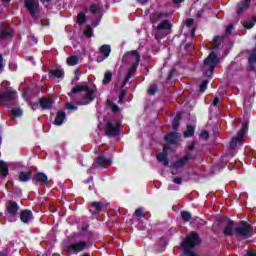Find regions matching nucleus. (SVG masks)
Wrapping results in <instances>:
<instances>
[{"instance_id": "nucleus-1", "label": "nucleus", "mask_w": 256, "mask_h": 256, "mask_svg": "<svg viewBox=\"0 0 256 256\" xmlns=\"http://www.w3.org/2000/svg\"><path fill=\"white\" fill-rule=\"evenodd\" d=\"M220 62L221 60L219 59V56H217V52H210L203 62L202 71L204 77H212L213 73H215V67H217Z\"/></svg>"}, {"instance_id": "nucleus-2", "label": "nucleus", "mask_w": 256, "mask_h": 256, "mask_svg": "<svg viewBox=\"0 0 256 256\" xmlns=\"http://www.w3.org/2000/svg\"><path fill=\"white\" fill-rule=\"evenodd\" d=\"M83 91L86 93L84 96V101L79 102L78 105H89V103H93V101H95V90L91 89V87L88 85H77L76 87L72 88L68 95L71 97V95L83 93Z\"/></svg>"}, {"instance_id": "nucleus-3", "label": "nucleus", "mask_w": 256, "mask_h": 256, "mask_svg": "<svg viewBox=\"0 0 256 256\" xmlns=\"http://www.w3.org/2000/svg\"><path fill=\"white\" fill-rule=\"evenodd\" d=\"M197 245H201V238L197 232H191L188 237L184 239L183 247H184V255L185 256H197L193 252V248L197 247Z\"/></svg>"}, {"instance_id": "nucleus-4", "label": "nucleus", "mask_w": 256, "mask_h": 256, "mask_svg": "<svg viewBox=\"0 0 256 256\" xmlns=\"http://www.w3.org/2000/svg\"><path fill=\"white\" fill-rule=\"evenodd\" d=\"M236 237H245V239H251L255 235V229L247 221H240V225L234 229Z\"/></svg>"}, {"instance_id": "nucleus-5", "label": "nucleus", "mask_w": 256, "mask_h": 256, "mask_svg": "<svg viewBox=\"0 0 256 256\" xmlns=\"http://www.w3.org/2000/svg\"><path fill=\"white\" fill-rule=\"evenodd\" d=\"M17 101V91L11 88H6L4 91H0V103L4 107H11L15 105Z\"/></svg>"}, {"instance_id": "nucleus-6", "label": "nucleus", "mask_w": 256, "mask_h": 256, "mask_svg": "<svg viewBox=\"0 0 256 256\" xmlns=\"http://www.w3.org/2000/svg\"><path fill=\"white\" fill-rule=\"evenodd\" d=\"M90 246L89 242L80 240L78 242L70 243L66 246V251L68 253H73L77 255L78 253H83Z\"/></svg>"}, {"instance_id": "nucleus-7", "label": "nucleus", "mask_w": 256, "mask_h": 256, "mask_svg": "<svg viewBox=\"0 0 256 256\" xmlns=\"http://www.w3.org/2000/svg\"><path fill=\"white\" fill-rule=\"evenodd\" d=\"M127 55H130L135 59V63L131 65V67L128 69V72H127V75L132 77L135 75V71H137L139 64L141 63V54L137 50H132L127 52Z\"/></svg>"}, {"instance_id": "nucleus-8", "label": "nucleus", "mask_w": 256, "mask_h": 256, "mask_svg": "<svg viewBox=\"0 0 256 256\" xmlns=\"http://www.w3.org/2000/svg\"><path fill=\"white\" fill-rule=\"evenodd\" d=\"M105 133L107 137H118L119 133H121V123L116 122L115 125H113V122H111V120H108L106 122Z\"/></svg>"}, {"instance_id": "nucleus-9", "label": "nucleus", "mask_w": 256, "mask_h": 256, "mask_svg": "<svg viewBox=\"0 0 256 256\" xmlns=\"http://www.w3.org/2000/svg\"><path fill=\"white\" fill-rule=\"evenodd\" d=\"M33 185H39L40 187H48L49 186V177L47 174L43 172H37L32 177Z\"/></svg>"}, {"instance_id": "nucleus-10", "label": "nucleus", "mask_w": 256, "mask_h": 256, "mask_svg": "<svg viewBox=\"0 0 256 256\" xmlns=\"http://www.w3.org/2000/svg\"><path fill=\"white\" fill-rule=\"evenodd\" d=\"M21 208L19 207V204L13 200H9L6 204V212L10 217H13L12 221H17V215H19V210Z\"/></svg>"}, {"instance_id": "nucleus-11", "label": "nucleus", "mask_w": 256, "mask_h": 256, "mask_svg": "<svg viewBox=\"0 0 256 256\" xmlns=\"http://www.w3.org/2000/svg\"><path fill=\"white\" fill-rule=\"evenodd\" d=\"M191 159H195V156L193 154H186L182 158H179L175 162H173L172 168L183 169L185 165H189V161H191Z\"/></svg>"}, {"instance_id": "nucleus-12", "label": "nucleus", "mask_w": 256, "mask_h": 256, "mask_svg": "<svg viewBox=\"0 0 256 256\" xmlns=\"http://www.w3.org/2000/svg\"><path fill=\"white\" fill-rule=\"evenodd\" d=\"M25 9L30 13L31 17H37V12L39 11V3L33 2L31 0H25Z\"/></svg>"}, {"instance_id": "nucleus-13", "label": "nucleus", "mask_w": 256, "mask_h": 256, "mask_svg": "<svg viewBox=\"0 0 256 256\" xmlns=\"http://www.w3.org/2000/svg\"><path fill=\"white\" fill-rule=\"evenodd\" d=\"M99 53L100 55H103V58L98 57L96 59L97 63H101L102 61H105L111 55V45L109 44H104L99 48Z\"/></svg>"}, {"instance_id": "nucleus-14", "label": "nucleus", "mask_w": 256, "mask_h": 256, "mask_svg": "<svg viewBox=\"0 0 256 256\" xmlns=\"http://www.w3.org/2000/svg\"><path fill=\"white\" fill-rule=\"evenodd\" d=\"M33 219V212L29 209H24L20 211V221L24 223V225H29Z\"/></svg>"}, {"instance_id": "nucleus-15", "label": "nucleus", "mask_w": 256, "mask_h": 256, "mask_svg": "<svg viewBox=\"0 0 256 256\" xmlns=\"http://www.w3.org/2000/svg\"><path fill=\"white\" fill-rule=\"evenodd\" d=\"M164 141H166L168 145H177V143L179 142V133L169 132L164 136Z\"/></svg>"}, {"instance_id": "nucleus-16", "label": "nucleus", "mask_w": 256, "mask_h": 256, "mask_svg": "<svg viewBox=\"0 0 256 256\" xmlns=\"http://www.w3.org/2000/svg\"><path fill=\"white\" fill-rule=\"evenodd\" d=\"M249 5H251V0H241L237 3V15H243L247 9H249Z\"/></svg>"}, {"instance_id": "nucleus-17", "label": "nucleus", "mask_w": 256, "mask_h": 256, "mask_svg": "<svg viewBox=\"0 0 256 256\" xmlns=\"http://www.w3.org/2000/svg\"><path fill=\"white\" fill-rule=\"evenodd\" d=\"M255 65H256V48H254L249 57H248V65H247V71H255Z\"/></svg>"}, {"instance_id": "nucleus-18", "label": "nucleus", "mask_w": 256, "mask_h": 256, "mask_svg": "<svg viewBox=\"0 0 256 256\" xmlns=\"http://www.w3.org/2000/svg\"><path fill=\"white\" fill-rule=\"evenodd\" d=\"M235 227V222L231 219L227 220V224L224 227L223 235L224 237H232V235L235 233L233 231V228Z\"/></svg>"}, {"instance_id": "nucleus-19", "label": "nucleus", "mask_w": 256, "mask_h": 256, "mask_svg": "<svg viewBox=\"0 0 256 256\" xmlns=\"http://www.w3.org/2000/svg\"><path fill=\"white\" fill-rule=\"evenodd\" d=\"M39 105L42 111H49V109H52L53 107V100L42 97L39 99Z\"/></svg>"}, {"instance_id": "nucleus-20", "label": "nucleus", "mask_w": 256, "mask_h": 256, "mask_svg": "<svg viewBox=\"0 0 256 256\" xmlns=\"http://www.w3.org/2000/svg\"><path fill=\"white\" fill-rule=\"evenodd\" d=\"M65 119H67V114L65 113V111L59 110L56 113V117L54 119V125H56L57 127H60V125H63Z\"/></svg>"}, {"instance_id": "nucleus-21", "label": "nucleus", "mask_w": 256, "mask_h": 256, "mask_svg": "<svg viewBox=\"0 0 256 256\" xmlns=\"http://www.w3.org/2000/svg\"><path fill=\"white\" fill-rule=\"evenodd\" d=\"M9 175V166L3 160H0V179H7Z\"/></svg>"}, {"instance_id": "nucleus-22", "label": "nucleus", "mask_w": 256, "mask_h": 256, "mask_svg": "<svg viewBox=\"0 0 256 256\" xmlns=\"http://www.w3.org/2000/svg\"><path fill=\"white\" fill-rule=\"evenodd\" d=\"M111 158H106L103 156V154H100L97 156V158L94 160L95 167H102V165H105V163H111Z\"/></svg>"}, {"instance_id": "nucleus-23", "label": "nucleus", "mask_w": 256, "mask_h": 256, "mask_svg": "<svg viewBox=\"0 0 256 256\" xmlns=\"http://www.w3.org/2000/svg\"><path fill=\"white\" fill-rule=\"evenodd\" d=\"M173 28V24H171V22H169V20L165 19L162 20L158 26H157V31H169Z\"/></svg>"}, {"instance_id": "nucleus-24", "label": "nucleus", "mask_w": 256, "mask_h": 256, "mask_svg": "<svg viewBox=\"0 0 256 256\" xmlns=\"http://www.w3.org/2000/svg\"><path fill=\"white\" fill-rule=\"evenodd\" d=\"M32 175L33 173L31 171H21L19 173V181H21V183H27V181H31Z\"/></svg>"}, {"instance_id": "nucleus-25", "label": "nucleus", "mask_w": 256, "mask_h": 256, "mask_svg": "<svg viewBox=\"0 0 256 256\" xmlns=\"http://www.w3.org/2000/svg\"><path fill=\"white\" fill-rule=\"evenodd\" d=\"M157 161H159V163H163L164 167H167V165H169V158H167V154L166 153H159L156 156Z\"/></svg>"}, {"instance_id": "nucleus-26", "label": "nucleus", "mask_w": 256, "mask_h": 256, "mask_svg": "<svg viewBox=\"0 0 256 256\" xmlns=\"http://www.w3.org/2000/svg\"><path fill=\"white\" fill-rule=\"evenodd\" d=\"M221 43H223V36H215L212 42L213 49H219V47H221Z\"/></svg>"}, {"instance_id": "nucleus-27", "label": "nucleus", "mask_w": 256, "mask_h": 256, "mask_svg": "<svg viewBox=\"0 0 256 256\" xmlns=\"http://www.w3.org/2000/svg\"><path fill=\"white\" fill-rule=\"evenodd\" d=\"M113 79V72L112 71H107L104 74V78H103V85H109V83H111V80Z\"/></svg>"}, {"instance_id": "nucleus-28", "label": "nucleus", "mask_w": 256, "mask_h": 256, "mask_svg": "<svg viewBox=\"0 0 256 256\" xmlns=\"http://www.w3.org/2000/svg\"><path fill=\"white\" fill-rule=\"evenodd\" d=\"M195 135V126L187 125L186 131L184 132V137H193Z\"/></svg>"}, {"instance_id": "nucleus-29", "label": "nucleus", "mask_w": 256, "mask_h": 256, "mask_svg": "<svg viewBox=\"0 0 256 256\" xmlns=\"http://www.w3.org/2000/svg\"><path fill=\"white\" fill-rule=\"evenodd\" d=\"M179 121H181V114H176L172 122L173 131H177V129H179V125H180Z\"/></svg>"}, {"instance_id": "nucleus-30", "label": "nucleus", "mask_w": 256, "mask_h": 256, "mask_svg": "<svg viewBox=\"0 0 256 256\" xmlns=\"http://www.w3.org/2000/svg\"><path fill=\"white\" fill-rule=\"evenodd\" d=\"M49 75H52V77H56V79H61V77H63V70L52 69L49 71Z\"/></svg>"}, {"instance_id": "nucleus-31", "label": "nucleus", "mask_w": 256, "mask_h": 256, "mask_svg": "<svg viewBox=\"0 0 256 256\" xmlns=\"http://www.w3.org/2000/svg\"><path fill=\"white\" fill-rule=\"evenodd\" d=\"M77 22L78 25H84V23H87V15H85L83 12L78 13Z\"/></svg>"}, {"instance_id": "nucleus-32", "label": "nucleus", "mask_w": 256, "mask_h": 256, "mask_svg": "<svg viewBox=\"0 0 256 256\" xmlns=\"http://www.w3.org/2000/svg\"><path fill=\"white\" fill-rule=\"evenodd\" d=\"M91 206L94 207L96 211L101 213L103 211V207H105V203L94 201L91 203Z\"/></svg>"}, {"instance_id": "nucleus-33", "label": "nucleus", "mask_w": 256, "mask_h": 256, "mask_svg": "<svg viewBox=\"0 0 256 256\" xmlns=\"http://www.w3.org/2000/svg\"><path fill=\"white\" fill-rule=\"evenodd\" d=\"M79 63V58L77 56H69L67 58V64L70 65V67H74V65H77Z\"/></svg>"}, {"instance_id": "nucleus-34", "label": "nucleus", "mask_w": 256, "mask_h": 256, "mask_svg": "<svg viewBox=\"0 0 256 256\" xmlns=\"http://www.w3.org/2000/svg\"><path fill=\"white\" fill-rule=\"evenodd\" d=\"M242 143H243V141L240 138L234 137L230 141V149H235V147H237V145H241Z\"/></svg>"}, {"instance_id": "nucleus-35", "label": "nucleus", "mask_w": 256, "mask_h": 256, "mask_svg": "<svg viewBox=\"0 0 256 256\" xmlns=\"http://www.w3.org/2000/svg\"><path fill=\"white\" fill-rule=\"evenodd\" d=\"M247 134V124H243L242 128L238 132V139L242 140L245 139V135Z\"/></svg>"}, {"instance_id": "nucleus-36", "label": "nucleus", "mask_w": 256, "mask_h": 256, "mask_svg": "<svg viewBox=\"0 0 256 256\" xmlns=\"http://www.w3.org/2000/svg\"><path fill=\"white\" fill-rule=\"evenodd\" d=\"M180 215L184 223H189V221H191L192 216L189 211H182Z\"/></svg>"}, {"instance_id": "nucleus-37", "label": "nucleus", "mask_w": 256, "mask_h": 256, "mask_svg": "<svg viewBox=\"0 0 256 256\" xmlns=\"http://www.w3.org/2000/svg\"><path fill=\"white\" fill-rule=\"evenodd\" d=\"M134 214L136 215V217H138L139 219H147V214L143 213V208H137L134 212Z\"/></svg>"}, {"instance_id": "nucleus-38", "label": "nucleus", "mask_w": 256, "mask_h": 256, "mask_svg": "<svg viewBox=\"0 0 256 256\" xmlns=\"http://www.w3.org/2000/svg\"><path fill=\"white\" fill-rule=\"evenodd\" d=\"M11 37V32L7 29L0 30V39H9Z\"/></svg>"}, {"instance_id": "nucleus-39", "label": "nucleus", "mask_w": 256, "mask_h": 256, "mask_svg": "<svg viewBox=\"0 0 256 256\" xmlns=\"http://www.w3.org/2000/svg\"><path fill=\"white\" fill-rule=\"evenodd\" d=\"M83 34L85 35V37H93V28L91 27V25L86 26V28L83 31Z\"/></svg>"}, {"instance_id": "nucleus-40", "label": "nucleus", "mask_w": 256, "mask_h": 256, "mask_svg": "<svg viewBox=\"0 0 256 256\" xmlns=\"http://www.w3.org/2000/svg\"><path fill=\"white\" fill-rule=\"evenodd\" d=\"M207 85H209V80H203L199 86V93H205V91L207 90Z\"/></svg>"}, {"instance_id": "nucleus-41", "label": "nucleus", "mask_w": 256, "mask_h": 256, "mask_svg": "<svg viewBox=\"0 0 256 256\" xmlns=\"http://www.w3.org/2000/svg\"><path fill=\"white\" fill-rule=\"evenodd\" d=\"M23 115V110L21 108H13L12 109V117L15 119L17 117H21Z\"/></svg>"}, {"instance_id": "nucleus-42", "label": "nucleus", "mask_w": 256, "mask_h": 256, "mask_svg": "<svg viewBox=\"0 0 256 256\" xmlns=\"http://www.w3.org/2000/svg\"><path fill=\"white\" fill-rule=\"evenodd\" d=\"M99 11H101V7H99L97 4L90 5V13L92 15H96V13H99Z\"/></svg>"}, {"instance_id": "nucleus-43", "label": "nucleus", "mask_w": 256, "mask_h": 256, "mask_svg": "<svg viewBox=\"0 0 256 256\" xmlns=\"http://www.w3.org/2000/svg\"><path fill=\"white\" fill-rule=\"evenodd\" d=\"M157 85H152L148 89V95H155L157 93Z\"/></svg>"}, {"instance_id": "nucleus-44", "label": "nucleus", "mask_w": 256, "mask_h": 256, "mask_svg": "<svg viewBox=\"0 0 256 256\" xmlns=\"http://www.w3.org/2000/svg\"><path fill=\"white\" fill-rule=\"evenodd\" d=\"M65 107L66 109H68V111H77V106H75L74 104L72 103H66L65 104Z\"/></svg>"}, {"instance_id": "nucleus-45", "label": "nucleus", "mask_w": 256, "mask_h": 256, "mask_svg": "<svg viewBox=\"0 0 256 256\" xmlns=\"http://www.w3.org/2000/svg\"><path fill=\"white\" fill-rule=\"evenodd\" d=\"M235 28V26L233 24H230L226 27L225 30V34L226 35H231V33H233V29Z\"/></svg>"}, {"instance_id": "nucleus-46", "label": "nucleus", "mask_w": 256, "mask_h": 256, "mask_svg": "<svg viewBox=\"0 0 256 256\" xmlns=\"http://www.w3.org/2000/svg\"><path fill=\"white\" fill-rule=\"evenodd\" d=\"M110 108L113 113H117V111H119V106L114 102H110Z\"/></svg>"}, {"instance_id": "nucleus-47", "label": "nucleus", "mask_w": 256, "mask_h": 256, "mask_svg": "<svg viewBox=\"0 0 256 256\" xmlns=\"http://www.w3.org/2000/svg\"><path fill=\"white\" fill-rule=\"evenodd\" d=\"M200 137L202 138V139H204L205 141H207V139H209V132L207 131V130H204V131H202L201 133H200Z\"/></svg>"}, {"instance_id": "nucleus-48", "label": "nucleus", "mask_w": 256, "mask_h": 256, "mask_svg": "<svg viewBox=\"0 0 256 256\" xmlns=\"http://www.w3.org/2000/svg\"><path fill=\"white\" fill-rule=\"evenodd\" d=\"M245 29H253L255 27V22L249 21L244 23Z\"/></svg>"}, {"instance_id": "nucleus-49", "label": "nucleus", "mask_w": 256, "mask_h": 256, "mask_svg": "<svg viewBox=\"0 0 256 256\" xmlns=\"http://www.w3.org/2000/svg\"><path fill=\"white\" fill-rule=\"evenodd\" d=\"M173 183H175L176 185H183V179H181V177H175L173 178Z\"/></svg>"}, {"instance_id": "nucleus-50", "label": "nucleus", "mask_w": 256, "mask_h": 256, "mask_svg": "<svg viewBox=\"0 0 256 256\" xmlns=\"http://www.w3.org/2000/svg\"><path fill=\"white\" fill-rule=\"evenodd\" d=\"M156 17L157 19H161L162 17L167 18L169 17V14L165 12H159V13H156Z\"/></svg>"}, {"instance_id": "nucleus-51", "label": "nucleus", "mask_w": 256, "mask_h": 256, "mask_svg": "<svg viewBox=\"0 0 256 256\" xmlns=\"http://www.w3.org/2000/svg\"><path fill=\"white\" fill-rule=\"evenodd\" d=\"M184 49L185 51H193V43L188 42L187 44H185Z\"/></svg>"}, {"instance_id": "nucleus-52", "label": "nucleus", "mask_w": 256, "mask_h": 256, "mask_svg": "<svg viewBox=\"0 0 256 256\" xmlns=\"http://www.w3.org/2000/svg\"><path fill=\"white\" fill-rule=\"evenodd\" d=\"M127 95V91L121 90L119 94V101H123L125 99V96Z\"/></svg>"}, {"instance_id": "nucleus-53", "label": "nucleus", "mask_w": 256, "mask_h": 256, "mask_svg": "<svg viewBox=\"0 0 256 256\" xmlns=\"http://www.w3.org/2000/svg\"><path fill=\"white\" fill-rule=\"evenodd\" d=\"M194 23H195V20L193 18H188L186 20V27H192Z\"/></svg>"}, {"instance_id": "nucleus-54", "label": "nucleus", "mask_w": 256, "mask_h": 256, "mask_svg": "<svg viewBox=\"0 0 256 256\" xmlns=\"http://www.w3.org/2000/svg\"><path fill=\"white\" fill-rule=\"evenodd\" d=\"M39 102H34L31 104V109L32 111H37V109H39Z\"/></svg>"}, {"instance_id": "nucleus-55", "label": "nucleus", "mask_w": 256, "mask_h": 256, "mask_svg": "<svg viewBox=\"0 0 256 256\" xmlns=\"http://www.w3.org/2000/svg\"><path fill=\"white\" fill-rule=\"evenodd\" d=\"M129 79H131V76H129V74H127L123 80L122 87H125V85H127V83H129Z\"/></svg>"}, {"instance_id": "nucleus-56", "label": "nucleus", "mask_w": 256, "mask_h": 256, "mask_svg": "<svg viewBox=\"0 0 256 256\" xmlns=\"http://www.w3.org/2000/svg\"><path fill=\"white\" fill-rule=\"evenodd\" d=\"M174 75H175V70L174 69L170 70L168 73L167 79H173Z\"/></svg>"}, {"instance_id": "nucleus-57", "label": "nucleus", "mask_w": 256, "mask_h": 256, "mask_svg": "<svg viewBox=\"0 0 256 256\" xmlns=\"http://www.w3.org/2000/svg\"><path fill=\"white\" fill-rule=\"evenodd\" d=\"M247 256H256L255 250H247Z\"/></svg>"}, {"instance_id": "nucleus-58", "label": "nucleus", "mask_w": 256, "mask_h": 256, "mask_svg": "<svg viewBox=\"0 0 256 256\" xmlns=\"http://www.w3.org/2000/svg\"><path fill=\"white\" fill-rule=\"evenodd\" d=\"M212 104L214 107H217L219 105V97H215Z\"/></svg>"}, {"instance_id": "nucleus-59", "label": "nucleus", "mask_w": 256, "mask_h": 256, "mask_svg": "<svg viewBox=\"0 0 256 256\" xmlns=\"http://www.w3.org/2000/svg\"><path fill=\"white\" fill-rule=\"evenodd\" d=\"M89 229V224H83L82 225V232L85 233Z\"/></svg>"}, {"instance_id": "nucleus-60", "label": "nucleus", "mask_w": 256, "mask_h": 256, "mask_svg": "<svg viewBox=\"0 0 256 256\" xmlns=\"http://www.w3.org/2000/svg\"><path fill=\"white\" fill-rule=\"evenodd\" d=\"M195 149V143L192 142L191 145L188 146V151H193Z\"/></svg>"}, {"instance_id": "nucleus-61", "label": "nucleus", "mask_w": 256, "mask_h": 256, "mask_svg": "<svg viewBox=\"0 0 256 256\" xmlns=\"http://www.w3.org/2000/svg\"><path fill=\"white\" fill-rule=\"evenodd\" d=\"M52 1L53 0H40V3H42V5H45L51 3Z\"/></svg>"}, {"instance_id": "nucleus-62", "label": "nucleus", "mask_w": 256, "mask_h": 256, "mask_svg": "<svg viewBox=\"0 0 256 256\" xmlns=\"http://www.w3.org/2000/svg\"><path fill=\"white\" fill-rule=\"evenodd\" d=\"M0 69H3V54H0Z\"/></svg>"}, {"instance_id": "nucleus-63", "label": "nucleus", "mask_w": 256, "mask_h": 256, "mask_svg": "<svg viewBox=\"0 0 256 256\" xmlns=\"http://www.w3.org/2000/svg\"><path fill=\"white\" fill-rule=\"evenodd\" d=\"M91 215H99V211L97 210H90Z\"/></svg>"}, {"instance_id": "nucleus-64", "label": "nucleus", "mask_w": 256, "mask_h": 256, "mask_svg": "<svg viewBox=\"0 0 256 256\" xmlns=\"http://www.w3.org/2000/svg\"><path fill=\"white\" fill-rule=\"evenodd\" d=\"M86 183H93V176H90L87 180Z\"/></svg>"}]
</instances>
